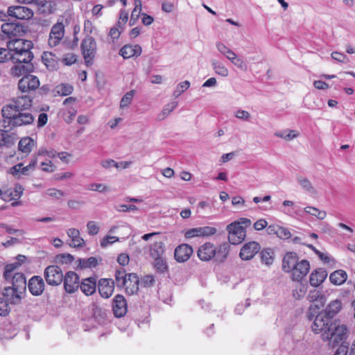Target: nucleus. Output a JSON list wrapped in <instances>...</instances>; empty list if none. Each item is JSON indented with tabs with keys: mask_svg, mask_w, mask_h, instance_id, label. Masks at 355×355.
Returning a JSON list of instances; mask_svg holds the SVG:
<instances>
[{
	"mask_svg": "<svg viewBox=\"0 0 355 355\" xmlns=\"http://www.w3.org/2000/svg\"><path fill=\"white\" fill-rule=\"evenodd\" d=\"M76 62V56L73 53L65 54L62 58V62L65 65H71Z\"/></svg>",
	"mask_w": 355,
	"mask_h": 355,
	"instance_id": "obj_64",
	"label": "nucleus"
},
{
	"mask_svg": "<svg viewBox=\"0 0 355 355\" xmlns=\"http://www.w3.org/2000/svg\"><path fill=\"white\" fill-rule=\"evenodd\" d=\"M24 293H18L17 289L12 286H6L3 291V297L7 300L10 304H18L21 298Z\"/></svg>",
	"mask_w": 355,
	"mask_h": 355,
	"instance_id": "obj_22",
	"label": "nucleus"
},
{
	"mask_svg": "<svg viewBox=\"0 0 355 355\" xmlns=\"http://www.w3.org/2000/svg\"><path fill=\"white\" fill-rule=\"evenodd\" d=\"M87 228L89 234L96 235L99 231V227L96 221H89L87 224Z\"/></svg>",
	"mask_w": 355,
	"mask_h": 355,
	"instance_id": "obj_59",
	"label": "nucleus"
},
{
	"mask_svg": "<svg viewBox=\"0 0 355 355\" xmlns=\"http://www.w3.org/2000/svg\"><path fill=\"white\" fill-rule=\"evenodd\" d=\"M164 250L162 245H151L150 252L151 257L155 259H162Z\"/></svg>",
	"mask_w": 355,
	"mask_h": 355,
	"instance_id": "obj_49",
	"label": "nucleus"
},
{
	"mask_svg": "<svg viewBox=\"0 0 355 355\" xmlns=\"http://www.w3.org/2000/svg\"><path fill=\"white\" fill-rule=\"evenodd\" d=\"M82 292L86 295H92L96 289V279L93 277H89L83 280L79 285Z\"/></svg>",
	"mask_w": 355,
	"mask_h": 355,
	"instance_id": "obj_29",
	"label": "nucleus"
},
{
	"mask_svg": "<svg viewBox=\"0 0 355 355\" xmlns=\"http://www.w3.org/2000/svg\"><path fill=\"white\" fill-rule=\"evenodd\" d=\"M193 253L191 245H178L175 249L174 257L177 261H187Z\"/></svg>",
	"mask_w": 355,
	"mask_h": 355,
	"instance_id": "obj_23",
	"label": "nucleus"
},
{
	"mask_svg": "<svg viewBox=\"0 0 355 355\" xmlns=\"http://www.w3.org/2000/svg\"><path fill=\"white\" fill-rule=\"evenodd\" d=\"M234 116L239 119L243 121H249L250 118V114L248 111L239 109L236 112Z\"/></svg>",
	"mask_w": 355,
	"mask_h": 355,
	"instance_id": "obj_63",
	"label": "nucleus"
},
{
	"mask_svg": "<svg viewBox=\"0 0 355 355\" xmlns=\"http://www.w3.org/2000/svg\"><path fill=\"white\" fill-rule=\"evenodd\" d=\"M123 241L122 239H120L119 237L115 236H105L103 240L101 241V244H113L115 242H123Z\"/></svg>",
	"mask_w": 355,
	"mask_h": 355,
	"instance_id": "obj_60",
	"label": "nucleus"
},
{
	"mask_svg": "<svg viewBox=\"0 0 355 355\" xmlns=\"http://www.w3.org/2000/svg\"><path fill=\"white\" fill-rule=\"evenodd\" d=\"M42 60L44 64L49 70L53 71L57 69V62L55 59V55L49 52H44L42 55Z\"/></svg>",
	"mask_w": 355,
	"mask_h": 355,
	"instance_id": "obj_36",
	"label": "nucleus"
},
{
	"mask_svg": "<svg viewBox=\"0 0 355 355\" xmlns=\"http://www.w3.org/2000/svg\"><path fill=\"white\" fill-rule=\"evenodd\" d=\"M251 220L241 218L226 227L230 244H241L246 237V227L250 226Z\"/></svg>",
	"mask_w": 355,
	"mask_h": 355,
	"instance_id": "obj_1",
	"label": "nucleus"
},
{
	"mask_svg": "<svg viewBox=\"0 0 355 355\" xmlns=\"http://www.w3.org/2000/svg\"><path fill=\"white\" fill-rule=\"evenodd\" d=\"M15 136L10 133L8 130H0V146H8L14 144Z\"/></svg>",
	"mask_w": 355,
	"mask_h": 355,
	"instance_id": "obj_39",
	"label": "nucleus"
},
{
	"mask_svg": "<svg viewBox=\"0 0 355 355\" xmlns=\"http://www.w3.org/2000/svg\"><path fill=\"white\" fill-rule=\"evenodd\" d=\"M34 146L35 141L30 137H26L20 139L18 144V148L23 153L28 155L31 153Z\"/></svg>",
	"mask_w": 355,
	"mask_h": 355,
	"instance_id": "obj_34",
	"label": "nucleus"
},
{
	"mask_svg": "<svg viewBox=\"0 0 355 355\" xmlns=\"http://www.w3.org/2000/svg\"><path fill=\"white\" fill-rule=\"evenodd\" d=\"M10 302L7 301L5 298L3 297H0V315H6L9 311V304Z\"/></svg>",
	"mask_w": 355,
	"mask_h": 355,
	"instance_id": "obj_57",
	"label": "nucleus"
},
{
	"mask_svg": "<svg viewBox=\"0 0 355 355\" xmlns=\"http://www.w3.org/2000/svg\"><path fill=\"white\" fill-rule=\"evenodd\" d=\"M10 52L8 48H0V62H5L10 60Z\"/></svg>",
	"mask_w": 355,
	"mask_h": 355,
	"instance_id": "obj_62",
	"label": "nucleus"
},
{
	"mask_svg": "<svg viewBox=\"0 0 355 355\" xmlns=\"http://www.w3.org/2000/svg\"><path fill=\"white\" fill-rule=\"evenodd\" d=\"M63 272L62 269L56 265L47 266L44 271V277L48 285L57 286L63 281Z\"/></svg>",
	"mask_w": 355,
	"mask_h": 355,
	"instance_id": "obj_5",
	"label": "nucleus"
},
{
	"mask_svg": "<svg viewBox=\"0 0 355 355\" xmlns=\"http://www.w3.org/2000/svg\"><path fill=\"white\" fill-rule=\"evenodd\" d=\"M177 106L178 102L176 101H173L166 105L162 112L157 115V119L159 121L165 119L170 113L177 107Z\"/></svg>",
	"mask_w": 355,
	"mask_h": 355,
	"instance_id": "obj_40",
	"label": "nucleus"
},
{
	"mask_svg": "<svg viewBox=\"0 0 355 355\" xmlns=\"http://www.w3.org/2000/svg\"><path fill=\"white\" fill-rule=\"evenodd\" d=\"M261 261L266 265L272 264L273 261L272 252L270 249L267 248L261 252Z\"/></svg>",
	"mask_w": 355,
	"mask_h": 355,
	"instance_id": "obj_50",
	"label": "nucleus"
},
{
	"mask_svg": "<svg viewBox=\"0 0 355 355\" xmlns=\"http://www.w3.org/2000/svg\"><path fill=\"white\" fill-rule=\"evenodd\" d=\"M23 191L24 188L21 185L17 184L14 188L3 191V200L6 201L17 200L22 196Z\"/></svg>",
	"mask_w": 355,
	"mask_h": 355,
	"instance_id": "obj_30",
	"label": "nucleus"
},
{
	"mask_svg": "<svg viewBox=\"0 0 355 355\" xmlns=\"http://www.w3.org/2000/svg\"><path fill=\"white\" fill-rule=\"evenodd\" d=\"M8 14L10 17L22 20L29 19L34 15L33 11L31 8L21 6L9 7L8 8Z\"/></svg>",
	"mask_w": 355,
	"mask_h": 355,
	"instance_id": "obj_13",
	"label": "nucleus"
},
{
	"mask_svg": "<svg viewBox=\"0 0 355 355\" xmlns=\"http://www.w3.org/2000/svg\"><path fill=\"white\" fill-rule=\"evenodd\" d=\"M349 335V329L345 324H337L333 322L330 324V329L325 334H322V340H333L334 343H339L347 340Z\"/></svg>",
	"mask_w": 355,
	"mask_h": 355,
	"instance_id": "obj_4",
	"label": "nucleus"
},
{
	"mask_svg": "<svg viewBox=\"0 0 355 355\" xmlns=\"http://www.w3.org/2000/svg\"><path fill=\"white\" fill-rule=\"evenodd\" d=\"M88 189L90 191H98L100 193H104L109 191L108 187L101 183H92L89 185Z\"/></svg>",
	"mask_w": 355,
	"mask_h": 355,
	"instance_id": "obj_55",
	"label": "nucleus"
},
{
	"mask_svg": "<svg viewBox=\"0 0 355 355\" xmlns=\"http://www.w3.org/2000/svg\"><path fill=\"white\" fill-rule=\"evenodd\" d=\"M73 260V257L70 254H59L55 257V262L57 263L67 264Z\"/></svg>",
	"mask_w": 355,
	"mask_h": 355,
	"instance_id": "obj_48",
	"label": "nucleus"
},
{
	"mask_svg": "<svg viewBox=\"0 0 355 355\" xmlns=\"http://www.w3.org/2000/svg\"><path fill=\"white\" fill-rule=\"evenodd\" d=\"M112 311L117 318L123 317L128 311L127 302L125 297L121 295H116L113 299Z\"/></svg>",
	"mask_w": 355,
	"mask_h": 355,
	"instance_id": "obj_17",
	"label": "nucleus"
},
{
	"mask_svg": "<svg viewBox=\"0 0 355 355\" xmlns=\"http://www.w3.org/2000/svg\"><path fill=\"white\" fill-rule=\"evenodd\" d=\"M64 288L67 293H73L76 291L79 287V277L78 275L73 271L67 272L63 276Z\"/></svg>",
	"mask_w": 355,
	"mask_h": 355,
	"instance_id": "obj_14",
	"label": "nucleus"
},
{
	"mask_svg": "<svg viewBox=\"0 0 355 355\" xmlns=\"http://www.w3.org/2000/svg\"><path fill=\"white\" fill-rule=\"evenodd\" d=\"M327 272L324 268H317L310 275V284L314 287L319 286L327 278Z\"/></svg>",
	"mask_w": 355,
	"mask_h": 355,
	"instance_id": "obj_25",
	"label": "nucleus"
},
{
	"mask_svg": "<svg viewBox=\"0 0 355 355\" xmlns=\"http://www.w3.org/2000/svg\"><path fill=\"white\" fill-rule=\"evenodd\" d=\"M260 245H243L240 250V257L243 260H250L259 250Z\"/></svg>",
	"mask_w": 355,
	"mask_h": 355,
	"instance_id": "obj_32",
	"label": "nucleus"
},
{
	"mask_svg": "<svg viewBox=\"0 0 355 355\" xmlns=\"http://www.w3.org/2000/svg\"><path fill=\"white\" fill-rule=\"evenodd\" d=\"M128 275L126 274L125 270L121 268L117 270L115 273V283L117 287H121L124 285V282L128 278Z\"/></svg>",
	"mask_w": 355,
	"mask_h": 355,
	"instance_id": "obj_44",
	"label": "nucleus"
},
{
	"mask_svg": "<svg viewBox=\"0 0 355 355\" xmlns=\"http://www.w3.org/2000/svg\"><path fill=\"white\" fill-rule=\"evenodd\" d=\"M31 171L33 170L29 168L28 165L24 166L22 163L17 164L10 169V173L17 178H19L21 175H28Z\"/></svg>",
	"mask_w": 355,
	"mask_h": 355,
	"instance_id": "obj_37",
	"label": "nucleus"
},
{
	"mask_svg": "<svg viewBox=\"0 0 355 355\" xmlns=\"http://www.w3.org/2000/svg\"><path fill=\"white\" fill-rule=\"evenodd\" d=\"M297 180L302 189L306 192L310 194H314L316 193L311 182L307 178L300 176L297 178Z\"/></svg>",
	"mask_w": 355,
	"mask_h": 355,
	"instance_id": "obj_41",
	"label": "nucleus"
},
{
	"mask_svg": "<svg viewBox=\"0 0 355 355\" xmlns=\"http://www.w3.org/2000/svg\"><path fill=\"white\" fill-rule=\"evenodd\" d=\"M33 71L34 67L32 63L13 62V65L10 69V74L14 78H19L28 75Z\"/></svg>",
	"mask_w": 355,
	"mask_h": 355,
	"instance_id": "obj_16",
	"label": "nucleus"
},
{
	"mask_svg": "<svg viewBox=\"0 0 355 355\" xmlns=\"http://www.w3.org/2000/svg\"><path fill=\"white\" fill-rule=\"evenodd\" d=\"M332 323L333 322L331 321L329 318L323 313H320L316 315L311 328L315 334L322 333V334H325L330 329V324Z\"/></svg>",
	"mask_w": 355,
	"mask_h": 355,
	"instance_id": "obj_9",
	"label": "nucleus"
},
{
	"mask_svg": "<svg viewBox=\"0 0 355 355\" xmlns=\"http://www.w3.org/2000/svg\"><path fill=\"white\" fill-rule=\"evenodd\" d=\"M40 82L37 76L32 74L24 75L18 82V89L21 93H29L39 88Z\"/></svg>",
	"mask_w": 355,
	"mask_h": 355,
	"instance_id": "obj_8",
	"label": "nucleus"
},
{
	"mask_svg": "<svg viewBox=\"0 0 355 355\" xmlns=\"http://www.w3.org/2000/svg\"><path fill=\"white\" fill-rule=\"evenodd\" d=\"M1 112L4 118L11 119L12 126L28 125L35 121V116L31 113L14 110L11 106H3Z\"/></svg>",
	"mask_w": 355,
	"mask_h": 355,
	"instance_id": "obj_2",
	"label": "nucleus"
},
{
	"mask_svg": "<svg viewBox=\"0 0 355 355\" xmlns=\"http://www.w3.org/2000/svg\"><path fill=\"white\" fill-rule=\"evenodd\" d=\"M28 287L33 295L39 296L43 293L45 284L42 277L33 276L29 279Z\"/></svg>",
	"mask_w": 355,
	"mask_h": 355,
	"instance_id": "obj_18",
	"label": "nucleus"
},
{
	"mask_svg": "<svg viewBox=\"0 0 355 355\" xmlns=\"http://www.w3.org/2000/svg\"><path fill=\"white\" fill-rule=\"evenodd\" d=\"M227 253L226 245H200L198 250V256L202 261H208L214 257L218 261H222Z\"/></svg>",
	"mask_w": 355,
	"mask_h": 355,
	"instance_id": "obj_3",
	"label": "nucleus"
},
{
	"mask_svg": "<svg viewBox=\"0 0 355 355\" xmlns=\"http://www.w3.org/2000/svg\"><path fill=\"white\" fill-rule=\"evenodd\" d=\"M141 53V47L138 45H125L123 46L119 54L125 59L130 58L134 56H139Z\"/></svg>",
	"mask_w": 355,
	"mask_h": 355,
	"instance_id": "obj_27",
	"label": "nucleus"
},
{
	"mask_svg": "<svg viewBox=\"0 0 355 355\" xmlns=\"http://www.w3.org/2000/svg\"><path fill=\"white\" fill-rule=\"evenodd\" d=\"M135 94V91L131 90L128 92H127L121 98L120 102V107L121 108H123L125 107H128L130 103L132 102V98Z\"/></svg>",
	"mask_w": 355,
	"mask_h": 355,
	"instance_id": "obj_53",
	"label": "nucleus"
},
{
	"mask_svg": "<svg viewBox=\"0 0 355 355\" xmlns=\"http://www.w3.org/2000/svg\"><path fill=\"white\" fill-rule=\"evenodd\" d=\"M304 210L306 214L315 216L319 220L324 219L327 216L326 211L319 210L315 207L307 206Z\"/></svg>",
	"mask_w": 355,
	"mask_h": 355,
	"instance_id": "obj_43",
	"label": "nucleus"
},
{
	"mask_svg": "<svg viewBox=\"0 0 355 355\" xmlns=\"http://www.w3.org/2000/svg\"><path fill=\"white\" fill-rule=\"evenodd\" d=\"M216 232V228L211 226H200L188 229L183 232L184 236L187 239H191L196 237L207 238L214 235Z\"/></svg>",
	"mask_w": 355,
	"mask_h": 355,
	"instance_id": "obj_7",
	"label": "nucleus"
},
{
	"mask_svg": "<svg viewBox=\"0 0 355 355\" xmlns=\"http://www.w3.org/2000/svg\"><path fill=\"white\" fill-rule=\"evenodd\" d=\"M310 265L307 260L303 259L298 261L291 270V277L293 280L300 282L301 281L309 272Z\"/></svg>",
	"mask_w": 355,
	"mask_h": 355,
	"instance_id": "obj_11",
	"label": "nucleus"
},
{
	"mask_svg": "<svg viewBox=\"0 0 355 355\" xmlns=\"http://www.w3.org/2000/svg\"><path fill=\"white\" fill-rule=\"evenodd\" d=\"M28 42H32L29 40L22 39H13L7 42V48L10 50V54L12 53H17L26 49Z\"/></svg>",
	"mask_w": 355,
	"mask_h": 355,
	"instance_id": "obj_28",
	"label": "nucleus"
},
{
	"mask_svg": "<svg viewBox=\"0 0 355 355\" xmlns=\"http://www.w3.org/2000/svg\"><path fill=\"white\" fill-rule=\"evenodd\" d=\"M307 291V286L300 282H297L295 288L293 291V296L296 300L302 298Z\"/></svg>",
	"mask_w": 355,
	"mask_h": 355,
	"instance_id": "obj_42",
	"label": "nucleus"
},
{
	"mask_svg": "<svg viewBox=\"0 0 355 355\" xmlns=\"http://www.w3.org/2000/svg\"><path fill=\"white\" fill-rule=\"evenodd\" d=\"M135 7L131 13V21L134 19L137 20L141 11V1L140 0H135Z\"/></svg>",
	"mask_w": 355,
	"mask_h": 355,
	"instance_id": "obj_58",
	"label": "nucleus"
},
{
	"mask_svg": "<svg viewBox=\"0 0 355 355\" xmlns=\"http://www.w3.org/2000/svg\"><path fill=\"white\" fill-rule=\"evenodd\" d=\"M19 3L31 4L34 3L42 9L43 12L51 13L52 12V2L46 0H17Z\"/></svg>",
	"mask_w": 355,
	"mask_h": 355,
	"instance_id": "obj_31",
	"label": "nucleus"
},
{
	"mask_svg": "<svg viewBox=\"0 0 355 355\" xmlns=\"http://www.w3.org/2000/svg\"><path fill=\"white\" fill-rule=\"evenodd\" d=\"M154 267L159 273H164L167 271L168 266L166 261L162 259H155Z\"/></svg>",
	"mask_w": 355,
	"mask_h": 355,
	"instance_id": "obj_52",
	"label": "nucleus"
},
{
	"mask_svg": "<svg viewBox=\"0 0 355 355\" xmlns=\"http://www.w3.org/2000/svg\"><path fill=\"white\" fill-rule=\"evenodd\" d=\"M212 66L215 72L217 74L223 77H226L228 76V70L222 63L216 61H213Z\"/></svg>",
	"mask_w": 355,
	"mask_h": 355,
	"instance_id": "obj_47",
	"label": "nucleus"
},
{
	"mask_svg": "<svg viewBox=\"0 0 355 355\" xmlns=\"http://www.w3.org/2000/svg\"><path fill=\"white\" fill-rule=\"evenodd\" d=\"M15 268H16V266H15V264H13V263L8 264L5 267L3 277L6 282H10L12 276L14 275L12 274V272H14Z\"/></svg>",
	"mask_w": 355,
	"mask_h": 355,
	"instance_id": "obj_56",
	"label": "nucleus"
},
{
	"mask_svg": "<svg viewBox=\"0 0 355 355\" xmlns=\"http://www.w3.org/2000/svg\"><path fill=\"white\" fill-rule=\"evenodd\" d=\"M139 279L134 273L128 274V278L121 288H123L128 295H134L139 291Z\"/></svg>",
	"mask_w": 355,
	"mask_h": 355,
	"instance_id": "obj_20",
	"label": "nucleus"
},
{
	"mask_svg": "<svg viewBox=\"0 0 355 355\" xmlns=\"http://www.w3.org/2000/svg\"><path fill=\"white\" fill-rule=\"evenodd\" d=\"M64 35V26L62 23L58 22L54 24L49 33V44L53 47L58 46Z\"/></svg>",
	"mask_w": 355,
	"mask_h": 355,
	"instance_id": "obj_12",
	"label": "nucleus"
},
{
	"mask_svg": "<svg viewBox=\"0 0 355 355\" xmlns=\"http://www.w3.org/2000/svg\"><path fill=\"white\" fill-rule=\"evenodd\" d=\"M81 51L86 64L91 65L96 52L95 40L89 35L85 37L81 43Z\"/></svg>",
	"mask_w": 355,
	"mask_h": 355,
	"instance_id": "obj_6",
	"label": "nucleus"
},
{
	"mask_svg": "<svg viewBox=\"0 0 355 355\" xmlns=\"http://www.w3.org/2000/svg\"><path fill=\"white\" fill-rule=\"evenodd\" d=\"M190 87V83L188 80H184L180 83L175 91L173 92V96L178 98L180 96L185 90Z\"/></svg>",
	"mask_w": 355,
	"mask_h": 355,
	"instance_id": "obj_51",
	"label": "nucleus"
},
{
	"mask_svg": "<svg viewBox=\"0 0 355 355\" xmlns=\"http://www.w3.org/2000/svg\"><path fill=\"white\" fill-rule=\"evenodd\" d=\"M277 236L282 239H288L291 237L292 234L288 229L280 227Z\"/></svg>",
	"mask_w": 355,
	"mask_h": 355,
	"instance_id": "obj_61",
	"label": "nucleus"
},
{
	"mask_svg": "<svg viewBox=\"0 0 355 355\" xmlns=\"http://www.w3.org/2000/svg\"><path fill=\"white\" fill-rule=\"evenodd\" d=\"M98 289L103 297L109 298L114 292V282L112 279H101L98 281Z\"/></svg>",
	"mask_w": 355,
	"mask_h": 355,
	"instance_id": "obj_19",
	"label": "nucleus"
},
{
	"mask_svg": "<svg viewBox=\"0 0 355 355\" xmlns=\"http://www.w3.org/2000/svg\"><path fill=\"white\" fill-rule=\"evenodd\" d=\"M28 46H26V49L22 51H19L17 53H12L10 55V59L12 61V62H19V63H32L34 55L33 53L31 51V49L33 46V42L27 43Z\"/></svg>",
	"mask_w": 355,
	"mask_h": 355,
	"instance_id": "obj_10",
	"label": "nucleus"
},
{
	"mask_svg": "<svg viewBox=\"0 0 355 355\" xmlns=\"http://www.w3.org/2000/svg\"><path fill=\"white\" fill-rule=\"evenodd\" d=\"M347 272L343 270H336L329 276L330 282L334 285H341L344 284L347 280Z\"/></svg>",
	"mask_w": 355,
	"mask_h": 355,
	"instance_id": "obj_35",
	"label": "nucleus"
},
{
	"mask_svg": "<svg viewBox=\"0 0 355 355\" xmlns=\"http://www.w3.org/2000/svg\"><path fill=\"white\" fill-rule=\"evenodd\" d=\"M9 283L17 289L18 293H24L26 288V281L25 276L21 272H16L12 276Z\"/></svg>",
	"mask_w": 355,
	"mask_h": 355,
	"instance_id": "obj_24",
	"label": "nucleus"
},
{
	"mask_svg": "<svg viewBox=\"0 0 355 355\" xmlns=\"http://www.w3.org/2000/svg\"><path fill=\"white\" fill-rule=\"evenodd\" d=\"M2 32L9 38L21 36L24 33L23 27L16 23H4L1 25Z\"/></svg>",
	"mask_w": 355,
	"mask_h": 355,
	"instance_id": "obj_21",
	"label": "nucleus"
},
{
	"mask_svg": "<svg viewBox=\"0 0 355 355\" xmlns=\"http://www.w3.org/2000/svg\"><path fill=\"white\" fill-rule=\"evenodd\" d=\"M98 265V259L96 257H89L80 260V266L83 268H92Z\"/></svg>",
	"mask_w": 355,
	"mask_h": 355,
	"instance_id": "obj_46",
	"label": "nucleus"
},
{
	"mask_svg": "<svg viewBox=\"0 0 355 355\" xmlns=\"http://www.w3.org/2000/svg\"><path fill=\"white\" fill-rule=\"evenodd\" d=\"M67 235L71 239V241L77 244H83L84 240L80 237V232L78 230L75 228L69 229Z\"/></svg>",
	"mask_w": 355,
	"mask_h": 355,
	"instance_id": "obj_45",
	"label": "nucleus"
},
{
	"mask_svg": "<svg viewBox=\"0 0 355 355\" xmlns=\"http://www.w3.org/2000/svg\"><path fill=\"white\" fill-rule=\"evenodd\" d=\"M342 309V303L340 300H336L331 301L324 310L325 314L330 319L333 318Z\"/></svg>",
	"mask_w": 355,
	"mask_h": 355,
	"instance_id": "obj_33",
	"label": "nucleus"
},
{
	"mask_svg": "<svg viewBox=\"0 0 355 355\" xmlns=\"http://www.w3.org/2000/svg\"><path fill=\"white\" fill-rule=\"evenodd\" d=\"M33 97L28 94H24L16 97L12 103L6 106H11L14 110L26 111L32 106Z\"/></svg>",
	"mask_w": 355,
	"mask_h": 355,
	"instance_id": "obj_15",
	"label": "nucleus"
},
{
	"mask_svg": "<svg viewBox=\"0 0 355 355\" xmlns=\"http://www.w3.org/2000/svg\"><path fill=\"white\" fill-rule=\"evenodd\" d=\"M73 91V87L69 83H60L56 85L53 89L55 94L58 96H68Z\"/></svg>",
	"mask_w": 355,
	"mask_h": 355,
	"instance_id": "obj_38",
	"label": "nucleus"
},
{
	"mask_svg": "<svg viewBox=\"0 0 355 355\" xmlns=\"http://www.w3.org/2000/svg\"><path fill=\"white\" fill-rule=\"evenodd\" d=\"M45 194L51 198H55V199H60L62 197L64 196V193L59 189H55V188H51L47 189L45 191Z\"/></svg>",
	"mask_w": 355,
	"mask_h": 355,
	"instance_id": "obj_54",
	"label": "nucleus"
},
{
	"mask_svg": "<svg viewBox=\"0 0 355 355\" xmlns=\"http://www.w3.org/2000/svg\"><path fill=\"white\" fill-rule=\"evenodd\" d=\"M298 257L295 252H288L285 254L282 261V269L286 272H290L295 265L298 262Z\"/></svg>",
	"mask_w": 355,
	"mask_h": 355,
	"instance_id": "obj_26",
	"label": "nucleus"
}]
</instances>
